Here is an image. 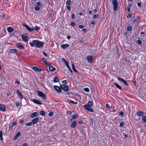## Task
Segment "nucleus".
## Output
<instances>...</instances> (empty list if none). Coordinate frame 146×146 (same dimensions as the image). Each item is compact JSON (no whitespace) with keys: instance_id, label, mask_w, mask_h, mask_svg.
I'll return each mask as SVG.
<instances>
[{"instance_id":"obj_58","label":"nucleus","mask_w":146,"mask_h":146,"mask_svg":"<svg viewBox=\"0 0 146 146\" xmlns=\"http://www.w3.org/2000/svg\"><path fill=\"white\" fill-rule=\"evenodd\" d=\"M131 17V14H129L127 16V17L128 18H130Z\"/></svg>"},{"instance_id":"obj_43","label":"nucleus","mask_w":146,"mask_h":146,"mask_svg":"<svg viewBox=\"0 0 146 146\" xmlns=\"http://www.w3.org/2000/svg\"><path fill=\"white\" fill-rule=\"evenodd\" d=\"M98 14H96L94 15L93 17L94 18L96 19L98 18Z\"/></svg>"},{"instance_id":"obj_63","label":"nucleus","mask_w":146,"mask_h":146,"mask_svg":"<svg viewBox=\"0 0 146 146\" xmlns=\"http://www.w3.org/2000/svg\"><path fill=\"white\" fill-rule=\"evenodd\" d=\"M16 106H17V107H18V106H19V105H20V104H19V103H17L16 104Z\"/></svg>"},{"instance_id":"obj_39","label":"nucleus","mask_w":146,"mask_h":146,"mask_svg":"<svg viewBox=\"0 0 146 146\" xmlns=\"http://www.w3.org/2000/svg\"><path fill=\"white\" fill-rule=\"evenodd\" d=\"M93 124V120L91 118L90 119V124L92 125Z\"/></svg>"},{"instance_id":"obj_29","label":"nucleus","mask_w":146,"mask_h":146,"mask_svg":"<svg viewBox=\"0 0 146 146\" xmlns=\"http://www.w3.org/2000/svg\"><path fill=\"white\" fill-rule=\"evenodd\" d=\"M59 81L58 79L57 78L56 76H55V77L54 78V82H58Z\"/></svg>"},{"instance_id":"obj_56","label":"nucleus","mask_w":146,"mask_h":146,"mask_svg":"<svg viewBox=\"0 0 146 146\" xmlns=\"http://www.w3.org/2000/svg\"><path fill=\"white\" fill-rule=\"evenodd\" d=\"M137 5L139 7H140L141 6V3H139V2L138 3H137Z\"/></svg>"},{"instance_id":"obj_27","label":"nucleus","mask_w":146,"mask_h":146,"mask_svg":"<svg viewBox=\"0 0 146 146\" xmlns=\"http://www.w3.org/2000/svg\"><path fill=\"white\" fill-rule=\"evenodd\" d=\"M137 114L139 116H141L144 114V113L143 112L139 111L137 112Z\"/></svg>"},{"instance_id":"obj_53","label":"nucleus","mask_w":146,"mask_h":146,"mask_svg":"<svg viewBox=\"0 0 146 146\" xmlns=\"http://www.w3.org/2000/svg\"><path fill=\"white\" fill-rule=\"evenodd\" d=\"M23 122H24V120L22 119H21L20 120L19 123H20L21 124L23 123Z\"/></svg>"},{"instance_id":"obj_4","label":"nucleus","mask_w":146,"mask_h":146,"mask_svg":"<svg viewBox=\"0 0 146 146\" xmlns=\"http://www.w3.org/2000/svg\"><path fill=\"white\" fill-rule=\"evenodd\" d=\"M37 94L39 97H42V98L44 100H45L46 99L45 95L41 91L38 90L37 91Z\"/></svg>"},{"instance_id":"obj_48","label":"nucleus","mask_w":146,"mask_h":146,"mask_svg":"<svg viewBox=\"0 0 146 146\" xmlns=\"http://www.w3.org/2000/svg\"><path fill=\"white\" fill-rule=\"evenodd\" d=\"M53 114V113L52 112H50L48 113V115L50 116H52Z\"/></svg>"},{"instance_id":"obj_20","label":"nucleus","mask_w":146,"mask_h":146,"mask_svg":"<svg viewBox=\"0 0 146 146\" xmlns=\"http://www.w3.org/2000/svg\"><path fill=\"white\" fill-rule=\"evenodd\" d=\"M17 93L18 94L19 97L21 99L23 98V96L20 93V91L19 90H17Z\"/></svg>"},{"instance_id":"obj_1","label":"nucleus","mask_w":146,"mask_h":146,"mask_svg":"<svg viewBox=\"0 0 146 146\" xmlns=\"http://www.w3.org/2000/svg\"><path fill=\"white\" fill-rule=\"evenodd\" d=\"M29 44L31 47L41 48L43 46L44 43L37 40H33L32 42H29Z\"/></svg>"},{"instance_id":"obj_15","label":"nucleus","mask_w":146,"mask_h":146,"mask_svg":"<svg viewBox=\"0 0 146 146\" xmlns=\"http://www.w3.org/2000/svg\"><path fill=\"white\" fill-rule=\"evenodd\" d=\"M38 115V113L36 112H34L32 113L30 115V117L33 118L35 117H37Z\"/></svg>"},{"instance_id":"obj_11","label":"nucleus","mask_w":146,"mask_h":146,"mask_svg":"<svg viewBox=\"0 0 146 146\" xmlns=\"http://www.w3.org/2000/svg\"><path fill=\"white\" fill-rule=\"evenodd\" d=\"M17 46L19 48H20L22 50H24L25 48L20 43H18L17 44Z\"/></svg>"},{"instance_id":"obj_52","label":"nucleus","mask_w":146,"mask_h":146,"mask_svg":"<svg viewBox=\"0 0 146 146\" xmlns=\"http://www.w3.org/2000/svg\"><path fill=\"white\" fill-rule=\"evenodd\" d=\"M74 17H75V15H74V14L72 13V15H71L72 18V19H74Z\"/></svg>"},{"instance_id":"obj_9","label":"nucleus","mask_w":146,"mask_h":146,"mask_svg":"<svg viewBox=\"0 0 146 146\" xmlns=\"http://www.w3.org/2000/svg\"><path fill=\"white\" fill-rule=\"evenodd\" d=\"M23 26H24L29 32H32L34 30V29L30 27L29 26L26 24L24 25Z\"/></svg>"},{"instance_id":"obj_21","label":"nucleus","mask_w":146,"mask_h":146,"mask_svg":"<svg viewBox=\"0 0 146 146\" xmlns=\"http://www.w3.org/2000/svg\"><path fill=\"white\" fill-rule=\"evenodd\" d=\"M20 132H17V134L15 135L13 137V138L15 140H16L18 138V137L20 136Z\"/></svg>"},{"instance_id":"obj_8","label":"nucleus","mask_w":146,"mask_h":146,"mask_svg":"<svg viewBox=\"0 0 146 146\" xmlns=\"http://www.w3.org/2000/svg\"><path fill=\"white\" fill-rule=\"evenodd\" d=\"M0 111L5 112L6 111V108L5 105L1 104L0 105Z\"/></svg>"},{"instance_id":"obj_44","label":"nucleus","mask_w":146,"mask_h":146,"mask_svg":"<svg viewBox=\"0 0 146 146\" xmlns=\"http://www.w3.org/2000/svg\"><path fill=\"white\" fill-rule=\"evenodd\" d=\"M35 29L36 31H38L40 29V27L36 26L35 27Z\"/></svg>"},{"instance_id":"obj_34","label":"nucleus","mask_w":146,"mask_h":146,"mask_svg":"<svg viewBox=\"0 0 146 146\" xmlns=\"http://www.w3.org/2000/svg\"><path fill=\"white\" fill-rule=\"evenodd\" d=\"M40 114L44 116L45 115V113L44 111H41L40 112Z\"/></svg>"},{"instance_id":"obj_6","label":"nucleus","mask_w":146,"mask_h":146,"mask_svg":"<svg viewBox=\"0 0 146 146\" xmlns=\"http://www.w3.org/2000/svg\"><path fill=\"white\" fill-rule=\"evenodd\" d=\"M117 79L119 81L122 82L125 86H127L128 85V84L126 81L120 77H118Z\"/></svg>"},{"instance_id":"obj_42","label":"nucleus","mask_w":146,"mask_h":146,"mask_svg":"<svg viewBox=\"0 0 146 146\" xmlns=\"http://www.w3.org/2000/svg\"><path fill=\"white\" fill-rule=\"evenodd\" d=\"M137 42L139 44H141L142 43V40H141L138 39L137 40Z\"/></svg>"},{"instance_id":"obj_30","label":"nucleus","mask_w":146,"mask_h":146,"mask_svg":"<svg viewBox=\"0 0 146 146\" xmlns=\"http://www.w3.org/2000/svg\"><path fill=\"white\" fill-rule=\"evenodd\" d=\"M73 70L75 72H77V71L76 70V68L75 67L74 65V63H72V64Z\"/></svg>"},{"instance_id":"obj_26","label":"nucleus","mask_w":146,"mask_h":146,"mask_svg":"<svg viewBox=\"0 0 146 146\" xmlns=\"http://www.w3.org/2000/svg\"><path fill=\"white\" fill-rule=\"evenodd\" d=\"M9 33H11L13 31V28L11 27H8L7 29Z\"/></svg>"},{"instance_id":"obj_59","label":"nucleus","mask_w":146,"mask_h":146,"mask_svg":"<svg viewBox=\"0 0 146 146\" xmlns=\"http://www.w3.org/2000/svg\"><path fill=\"white\" fill-rule=\"evenodd\" d=\"M2 136V132L1 130H0V137Z\"/></svg>"},{"instance_id":"obj_41","label":"nucleus","mask_w":146,"mask_h":146,"mask_svg":"<svg viewBox=\"0 0 146 146\" xmlns=\"http://www.w3.org/2000/svg\"><path fill=\"white\" fill-rule=\"evenodd\" d=\"M124 122H122L120 123L119 125L121 127H122L124 126Z\"/></svg>"},{"instance_id":"obj_35","label":"nucleus","mask_w":146,"mask_h":146,"mask_svg":"<svg viewBox=\"0 0 146 146\" xmlns=\"http://www.w3.org/2000/svg\"><path fill=\"white\" fill-rule=\"evenodd\" d=\"M132 27L131 26H129L127 28V30L128 31H132Z\"/></svg>"},{"instance_id":"obj_54","label":"nucleus","mask_w":146,"mask_h":146,"mask_svg":"<svg viewBox=\"0 0 146 146\" xmlns=\"http://www.w3.org/2000/svg\"><path fill=\"white\" fill-rule=\"evenodd\" d=\"M119 114L121 115H123L124 114L123 112L121 111L119 113Z\"/></svg>"},{"instance_id":"obj_14","label":"nucleus","mask_w":146,"mask_h":146,"mask_svg":"<svg viewBox=\"0 0 146 146\" xmlns=\"http://www.w3.org/2000/svg\"><path fill=\"white\" fill-rule=\"evenodd\" d=\"M69 44H65L61 45L60 46L62 49H67L69 47Z\"/></svg>"},{"instance_id":"obj_13","label":"nucleus","mask_w":146,"mask_h":146,"mask_svg":"<svg viewBox=\"0 0 146 146\" xmlns=\"http://www.w3.org/2000/svg\"><path fill=\"white\" fill-rule=\"evenodd\" d=\"M31 68L33 70L35 71H37L38 72H40L42 71V70L40 69H39L38 67L36 66H33L31 67Z\"/></svg>"},{"instance_id":"obj_46","label":"nucleus","mask_w":146,"mask_h":146,"mask_svg":"<svg viewBox=\"0 0 146 146\" xmlns=\"http://www.w3.org/2000/svg\"><path fill=\"white\" fill-rule=\"evenodd\" d=\"M62 82L63 84H66L67 83V81L66 80H63Z\"/></svg>"},{"instance_id":"obj_36","label":"nucleus","mask_w":146,"mask_h":146,"mask_svg":"<svg viewBox=\"0 0 146 146\" xmlns=\"http://www.w3.org/2000/svg\"><path fill=\"white\" fill-rule=\"evenodd\" d=\"M35 10L37 11H38L40 10V7L39 6H36L35 7Z\"/></svg>"},{"instance_id":"obj_31","label":"nucleus","mask_w":146,"mask_h":146,"mask_svg":"<svg viewBox=\"0 0 146 146\" xmlns=\"http://www.w3.org/2000/svg\"><path fill=\"white\" fill-rule=\"evenodd\" d=\"M33 123L32 122H29L27 123L26 124V125L27 126H31L33 124Z\"/></svg>"},{"instance_id":"obj_16","label":"nucleus","mask_w":146,"mask_h":146,"mask_svg":"<svg viewBox=\"0 0 146 146\" xmlns=\"http://www.w3.org/2000/svg\"><path fill=\"white\" fill-rule=\"evenodd\" d=\"M33 102L35 103L38 105H41L42 104L39 100H36V99H33L32 100Z\"/></svg>"},{"instance_id":"obj_62","label":"nucleus","mask_w":146,"mask_h":146,"mask_svg":"<svg viewBox=\"0 0 146 146\" xmlns=\"http://www.w3.org/2000/svg\"><path fill=\"white\" fill-rule=\"evenodd\" d=\"M69 101L70 103H72V104H74V102L73 101H72V100H70V101Z\"/></svg>"},{"instance_id":"obj_38","label":"nucleus","mask_w":146,"mask_h":146,"mask_svg":"<svg viewBox=\"0 0 146 146\" xmlns=\"http://www.w3.org/2000/svg\"><path fill=\"white\" fill-rule=\"evenodd\" d=\"M78 117V115L77 114H76L73 115V119H75L76 118Z\"/></svg>"},{"instance_id":"obj_19","label":"nucleus","mask_w":146,"mask_h":146,"mask_svg":"<svg viewBox=\"0 0 146 146\" xmlns=\"http://www.w3.org/2000/svg\"><path fill=\"white\" fill-rule=\"evenodd\" d=\"M39 118H35L32 121V122L33 123V125H34L39 120Z\"/></svg>"},{"instance_id":"obj_28","label":"nucleus","mask_w":146,"mask_h":146,"mask_svg":"<svg viewBox=\"0 0 146 146\" xmlns=\"http://www.w3.org/2000/svg\"><path fill=\"white\" fill-rule=\"evenodd\" d=\"M142 120L144 123L146 122V116H143L142 117Z\"/></svg>"},{"instance_id":"obj_17","label":"nucleus","mask_w":146,"mask_h":146,"mask_svg":"<svg viewBox=\"0 0 146 146\" xmlns=\"http://www.w3.org/2000/svg\"><path fill=\"white\" fill-rule=\"evenodd\" d=\"M1 81L2 84H4L5 81H6V79L5 77L3 75H1Z\"/></svg>"},{"instance_id":"obj_33","label":"nucleus","mask_w":146,"mask_h":146,"mask_svg":"<svg viewBox=\"0 0 146 146\" xmlns=\"http://www.w3.org/2000/svg\"><path fill=\"white\" fill-rule=\"evenodd\" d=\"M131 6V4H130V5L127 6V10L129 12L130 11V7Z\"/></svg>"},{"instance_id":"obj_23","label":"nucleus","mask_w":146,"mask_h":146,"mask_svg":"<svg viewBox=\"0 0 146 146\" xmlns=\"http://www.w3.org/2000/svg\"><path fill=\"white\" fill-rule=\"evenodd\" d=\"M48 68L50 71H54L55 70V68H54L50 65L49 66Z\"/></svg>"},{"instance_id":"obj_5","label":"nucleus","mask_w":146,"mask_h":146,"mask_svg":"<svg viewBox=\"0 0 146 146\" xmlns=\"http://www.w3.org/2000/svg\"><path fill=\"white\" fill-rule=\"evenodd\" d=\"M21 38L25 42H27L28 40V38L27 37V34H23L21 36Z\"/></svg>"},{"instance_id":"obj_37","label":"nucleus","mask_w":146,"mask_h":146,"mask_svg":"<svg viewBox=\"0 0 146 146\" xmlns=\"http://www.w3.org/2000/svg\"><path fill=\"white\" fill-rule=\"evenodd\" d=\"M84 90L86 92H89V90L88 88H85L84 89Z\"/></svg>"},{"instance_id":"obj_47","label":"nucleus","mask_w":146,"mask_h":146,"mask_svg":"<svg viewBox=\"0 0 146 146\" xmlns=\"http://www.w3.org/2000/svg\"><path fill=\"white\" fill-rule=\"evenodd\" d=\"M106 107L108 109H110V105L108 104H107L106 105Z\"/></svg>"},{"instance_id":"obj_55","label":"nucleus","mask_w":146,"mask_h":146,"mask_svg":"<svg viewBox=\"0 0 146 146\" xmlns=\"http://www.w3.org/2000/svg\"><path fill=\"white\" fill-rule=\"evenodd\" d=\"M17 124V123L16 122H14L12 124L13 126H15Z\"/></svg>"},{"instance_id":"obj_25","label":"nucleus","mask_w":146,"mask_h":146,"mask_svg":"<svg viewBox=\"0 0 146 146\" xmlns=\"http://www.w3.org/2000/svg\"><path fill=\"white\" fill-rule=\"evenodd\" d=\"M62 60L64 63L66 65V66H68V63L64 58H62Z\"/></svg>"},{"instance_id":"obj_24","label":"nucleus","mask_w":146,"mask_h":146,"mask_svg":"<svg viewBox=\"0 0 146 146\" xmlns=\"http://www.w3.org/2000/svg\"><path fill=\"white\" fill-rule=\"evenodd\" d=\"M114 85H115L116 87L117 88H119V90H121V87L118 84H117L115 82H114Z\"/></svg>"},{"instance_id":"obj_57","label":"nucleus","mask_w":146,"mask_h":146,"mask_svg":"<svg viewBox=\"0 0 146 146\" xmlns=\"http://www.w3.org/2000/svg\"><path fill=\"white\" fill-rule=\"evenodd\" d=\"M79 27L80 28L82 29L83 28V26L82 25H79Z\"/></svg>"},{"instance_id":"obj_50","label":"nucleus","mask_w":146,"mask_h":146,"mask_svg":"<svg viewBox=\"0 0 146 146\" xmlns=\"http://www.w3.org/2000/svg\"><path fill=\"white\" fill-rule=\"evenodd\" d=\"M44 63H46L47 61L45 58H43L42 59Z\"/></svg>"},{"instance_id":"obj_2","label":"nucleus","mask_w":146,"mask_h":146,"mask_svg":"<svg viewBox=\"0 0 146 146\" xmlns=\"http://www.w3.org/2000/svg\"><path fill=\"white\" fill-rule=\"evenodd\" d=\"M93 104L92 101H89L87 105H85L84 107V108L88 111L91 112H94V110L91 108Z\"/></svg>"},{"instance_id":"obj_18","label":"nucleus","mask_w":146,"mask_h":146,"mask_svg":"<svg viewBox=\"0 0 146 146\" xmlns=\"http://www.w3.org/2000/svg\"><path fill=\"white\" fill-rule=\"evenodd\" d=\"M76 122L75 121H74L70 125V127L73 128H75L76 126Z\"/></svg>"},{"instance_id":"obj_3","label":"nucleus","mask_w":146,"mask_h":146,"mask_svg":"<svg viewBox=\"0 0 146 146\" xmlns=\"http://www.w3.org/2000/svg\"><path fill=\"white\" fill-rule=\"evenodd\" d=\"M112 4L113 5V9L114 11H116L117 10L118 5L117 0H112Z\"/></svg>"},{"instance_id":"obj_49","label":"nucleus","mask_w":146,"mask_h":146,"mask_svg":"<svg viewBox=\"0 0 146 146\" xmlns=\"http://www.w3.org/2000/svg\"><path fill=\"white\" fill-rule=\"evenodd\" d=\"M41 5V3L40 2H38L37 3L36 5L37 6H39Z\"/></svg>"},{"instance_id":"obj_12","label":"nucleus","mask_w":146,"mask_h":146,"mask_svg":"<svg viewBox=\"0 0 146 146\" xmlns=\"http://www.w3.org/2000/svg\"><path fill=\"white\" fill-rule=\"evenodd\" d=\"M54 88L58 92L60 93L62 92L61 88L59 86H54Z\"/></svg>"},{"instance_id":"obj_32","label":"nucleus","mask_w":146,"mask_h":146,"mask_svg":"<svg viewBox=\"0 0 146 146\" xmlns=\"http://www.w3.org/2000/svg\"><path fill=\"white\" fill-rule=\"evenodd\" d=\"M76 23H75L73 22H71L70 25L71 26L74 27L76 26Z\"/></svg>"},{"instance_id":"obj_61","label":"nucleus","mask_w":146,"mask_h":146,"mask_svg":"<svg viewBox=\"0 0 146 146\" xmlns=\"http://www.w3.org/2000/svg\"><path fill=\"white\" fill-rule=\"evenodd\" d=\"M68 68L69 69V70H70V71L71 72H72V71L70 69V67L69 66V65L68 64V66H67Z\"/></svg>"},{"instance_id":"obj_45","label":"nucleus","mask_w":146,"mask_h":146,"mask_svg":"<svg viewBox=\"0 0 146 146\" xmlns=\"http://www.w3.org/2000/svg\"><path fill=\"white\" fill-rule=\"evenodd\" d=\"M66 9L69 11H70L71 8L70 6H67Z\"/></svg>"},{"instance_id":"obj_64","label":"nucleus","mask_w":146,"mask_h":146,"mask_svg":"<svg viewBox=\"0 0 146 146\" xmlns=\"http://www.w3.org/2000/svg\"><path fill=\"white\" fill-rule=\"evenodd\" d=\"M67 38L68 39V40H70V36H67Z\"/></svg>"},{"instance_id":"obj_10","label":"nucleus","mask_w":146,"mask_h":146,"mask_svg":"<svg viewBox=\"0 0 146 146\" xmlns=\"http://www.w3.org/2000/svg\"><path fill=\"white\" fill-rule=\"evenodd\" d=\"M93 59V57L91 55L88 56L86 58L88 62H92Z\"/></svg>"},{"instance_id":"obj_51","label":"nucleus","mask_w":146,"mask_h":146,"mask_svg":"<svg viewBox=\"0 0 146 146\" xmlns=\"http://www.w3.org/2000/svg\"><path fill=\"white\" fill-rule=\"evenodd\" d=\"M42 54H44L45 56L47 57V54L45 52L43 51L42 52Z\"/></svg>"},{"instance_id":"obj_22","label":"nucleus","mask_w":146,"mask_h":146,"mask_svg":"<svg viewBox=\"0 0 146 146\" xmlns=\"http://www.w3.org/2000/svg\"><path fill=\"white\" fill-rule=\"evenodd\" d=\"M17 52V50L15 49H11L10 50V52L11 53H15Z\"/></svg>"},{"instance_id":"obj_40","label":"nucleus","mask_w":146,"mask_h":146,"mask_svg":"<svg viewBox=\"0 0 146 146\" xmlns=\"http://www.w3.org/2000/svg\"><path fill=\"white\" fill-rule=\"evenodd\" d=\"M66 4L68 5H70L71 4V1L70 0L66 2Z\"/></svg>"},{"instance_id":"obj_7","label":"nucleus","mask_w":146,"mask_h":146,"mask_svg":"<svg viewBox=\"0 0 146 146\" xmlns=\"http://www.w3.org/2000/svg\"><path fill=\"white\" fill-rule=\"evenodd\" d=\"M61 88L65 91H67L68 90V87L65 85H62L60 86Z\"/></svg>"},{"instance_id":"obj_60","label":"nucleus","mask_w":146,"mask_h":146,"mask_svg":"<svg viewBox=\"0 0 146 146\" xmlns=\"http://www.w3.org/2000/svg\"><path fill=\"white\" fill-rule=\"evenodd\" d=\"M22 146H28V144L27 143H25Z\"/></svg>"}]
</instances>
